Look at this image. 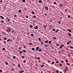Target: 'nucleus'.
Instances as JSON below:
<instances>
[{"label": "nucleus", "instance_id": "obj_2", "mask_svg": "<svg viewBox=\"0 0 73 73\" xmlns=\"http://www.w3.org/2000/svg\"><path fill=\"white\" fill-rule=\"evenodd\" d=\"M44 8H45V9L46 10L48 11V7H47V6H45Z\"/></svg>", "mask_w": 73, "mask_h": 73}, {"label": "nucleus", "instance_id": "obj_43", "mask_svg": "<svg viewBox=\"0 0 73 73\" xmlns=\"http://www.w3.org/2000/svg\"><path fill=\"white\" fill-rule=\"evenodd\" d=\"M4 40H7V37H5L4 38Z\"/></svg>", "mask_w": 73, "mask_h": 73}, {"label": "nucleus", "instance_id": "obj_45", "mask_svg": "<svg viewBox=\"0 0 73 73\" xmlns=\"http://www.w3.org/2000/svg\"><path fill=\"white\" fill-rule=\"evenodd\" d=\"M58 24H61V22H60V21H58Z\"/></svg>", "mask_w": 73, "mask_h": 73}, {"label": "nucleus", "instance_id": "obj_55", "mask_svg": "<svg viewBox=\"0 0 73 73\" xmlns=\"http://www.w3.org/2000/svg\"><path fill=\"white\" fill-rule=\"evenodd\" d=\"M3 42H4V44H5V43H6V42H5V41H3Z\"/></svg>", "mask_w": 73, "mask_h": 73}, {"label": "nucleus", "instance_id": "obj_32", "mask_svg": "<svg viewBox=\"0 0 73 73\" xmlns=\"http://www.w3.org/2000/svg\"><path fill=\"white\" fill-rule=\"evenodd\" d=\"M2 72H3V71L2 70V69H1L0 70V72L1 73H2Z\"/></svg>", "mask_w": 73, "mask_h": 73}, {"label": "nucleus", "instance_id": "obj_53", "mask_svg": "<svg viewBox=\"0 0 73 73\" xmlns=\"http://www.w3.org/2000/svg\"><path fill=\"white\" fill-rule=\"evenodd\" d=\"M34 58H35V59H37V57H36V56H35V57Z\"/></svg>", "mask_w": 73, "mask_h": 73}, {"label": "nucleus", "instance_id": "obj_40", "mask_svg": "<svg viewBox=\"0 0 73 73\" xmlns=\"http://www.w3.org/2000/svg\"><path fill=\"white\" fill-rule=\"evenodd\" d=\"M60 45V44H56V46H58Z\"/></svg>", "mask_w": 73, "mask_h": 73}, {"label": "nucleus", "instance_id": "obj_38", "mask_svg": "<svg viewBox=\"0 0 73 73\" xmlns=\"http://www.w3.org/2000/svg\"><path fill=\"white\" fill-rule=\"evenodd\" d=\"M13 58H14V59H15L16 58V57H15V56H13Z\"/></svg>", "mask_w": 73, "mask_h": 73}, {"label": "nucleus", "instance_id": "obj_10", "mask_svg": "<svg viewBox=\"0 0 73 73\" xmlns=\"http://www.w3.org/2000/svg\"><path fill=\"white\" fill-rule=\"evenodd\" d=\"M12 41V40H11V39H8V40H7V42H9V41Z\"/></svg>", "mask_w": 73, "mask_h": 73}, {"label": "nucleus", "instance_id": "obj_9", "mask_svg": "<svg viewBox=\"0 0 73 73\" xmlns=\"http://www.w3.org/2000/svg\"><path fill=\"white\" fill-rule=\"evenodd\" d=\"M61 45H62V46H60V49L62 48V47H63V46H63V45H62V44H61Z\"/></svg>", "mask_w": 73, "mask_h": 73}, {"label": "nucleus", "instance_id": "obj_29", "mask_svg": "<svg viewBox=\"0 0 73 73\" xmlns=\"http://www.w3.org/2000/svg\"><path fill=\"white\" fill-rule=\"evenodd\" d=\"M53 39H54V40H56V38L54 37L53 38Z\"/></svg>", "mask_w": 73, "mask_h": 73}, {"label": "nucleus", "instance_id": "obj_54", "mask_svg": "<svg viewBox=\"0 0 73 73\" xmlns=\"http://www.w3.org/2000/svg\"><path fill=\"white\" fill-rule=\"evenodd\" d=\"M26 18H28L29 17H28V16H26Z\"/></svg>", "mask_w": 73, "mask_h": 73}, {"label": "nucleus", "instance_id": "obj_15", "mask_svg": "<svg viewBox=\"0 0 73 73\" xmlns=\"http://www.w3.org/2000/svg\"><path fill=\"white\" fill-rule=\"evenodd\" d=\"M23 52H24V53H26V50H23Z\"/></svg>", "mask_w": 73, "mask_h": 73}, {"label": "nucleus", "instance_id": "obj_42", "mask_svg": "<svg viewBox=\"0 0 73 73\" xmlns=\"http://www.w3.org/2000/svg\"><path fill=\"white\" fill-rule=\"evenodd\" d=\"M54 4H56V2H53Z\"/></svg>", "mask_w": 73, "mask_h": 73}, {"label": "nucleus", "instance_id": "obj_63", "mask_svg": "<svg viewBox=\"0 0 73 73\" xmlns=\"http://www.w3.org/2000/svg\"><path fill=\"white\" fill-rule=\"evenodd\" d=\"M61 52H62L63 53V52H64V50H62L61 51Z\"/></svg>", "mask_w": 73, "mask_h": 73}, {"label": "nucleus", "instance_id": "obj_31", "mask_svg": "<svg viewBox=\"0 0 73 73\" xmlns=\"http://www.w3.org/2000/svg\"><path fill=\"white\" fill-rule=\"evenodd\" d=\"M30 28H33V26L31 25L30 26Z\"/></svg>", "mask_w": 73, "mask_h": 73}, {"label": "nucleus", "instance_id": "obj_51", "mask_svg": "<svg viewBox=\"0 0 73 73\" xmlns=\"http://www.w3.org/2000/svg\"><path fill=\"white\" fill-rule=\"evenodd\" d=\"M40 43H42V45H43V42H40Z\"/></svg>", "mask_w": 73, "mask_h": 73}, {"label": "nucleus", "instance_id": "obj_52", "mask_svg": "<svg viewBox=\"0 0 73 73\" xmlns=\"http://www.w3.org/2000/svg\"><path fill=\"white\" fill-rule=\"evenodd\" d=\"M52 31H56V30H55V29H53V30H52Z\"/></svg>", "mask_w": 73, "mask_h": 73}, {"label": "nucleus", "instance_id": "obj_57", "mask_svg": "<svg viewBox=\"0 0 73 73\" xmlns=\"http://www.w3.org/2000/svg\"><path fill=\"white\" fill-rule=\"evenodd\" d=\"M56 64H58V61H56Z\"/></svg>", "mask_w": 73, "mask_h": 73}, {"label": "nucleus", "instance_id": "obj_14", "mask_svg": "<svg viewBox=\"0 0 73 73\" xmlns=\"http://www.w3.org/2000/svg\"><path fill=\"white\" fill-rule=\"evenodd\" d=\"M51 42H52V41H49V42H48V44H51Z\"/></svg>", "mask_w": 73, "mask_h": 73}, {"label": "nucleus", "instance_id": "obj_33", "mask_svg": "<svg viewBox=\"0 0 73 73\" xmlns=\"http://www.w3.org/2000/svg\"><path fill=\"white\" fill-rule=\"evenodd\" d=\"M23 62H24V63H25L26 62V60H24Z\"/></svg>", "mask_w": 73, "mask_h": 73}, {"label": "nucleus", "instance_id": "obj_5", "mask_svg": "<svg viewBox=\"0 0 73 73\" xmlns=\"http://www.w3.org/2000/svg\"><path fill=\"white\" fill-rule=\"evenodd\" d=\"M34 28L35 29H38V27H37V26H36L34 27Z\"/></svg>", "mask_w": 73, "mask_h": 73}, {"label": "nucleus", "instance_id": "obj_6", "mask_svg": "<svg viewBox=\"0 0 73 73\" xmlns=\"http://www.w3.org/2000/svg\"><path fill=\"white\" fill-rule=\"evenodd\" d=\"M0 17H1V19H2L3 20H4V17L1 16L0 15Z\"/></svg>", "mask_w": 73, "mask_h": 73}, {"label": "nucleus", "instance_id": "obj_21", "mask_svg": "<svg viewBox=\"0 0 73 73\" xmlns=\"http://www.w3.org/2000/svg\"><path fill=\"white\" fill-rule=\"evenodd\" d=\"M37 60H40V57H38L37 58Z\"/></svg>", "mask_w": 73, "mask_h": 73}, {"label": "nucleus", "instance_id": "obj_37", "mask_svg": "<svg viewBox=\"0 0 73 73\" xmlns=\"http://www.w3.org/2000/svg\"><path fill=\"white\" fill-rule=\"evenodd\" d=\"M2 49H3V50H5V48H3Z\"/></svg>", "mask_w": 73, "mask_h": 73}, {"label": "nucleus", "instance_id": "obj_48", "mask_svg": "<svg viewBox=\"0 0 73 73\" xmlns=\"http://www.w3.org/2000/svg\"><path fill=\"white\" fill-rule=\"evenodd\" d=\"M62 64H61V63H60V65H59V66H62Z\"/></svg>", "mask_w": 73, "mask_h": 73}, {"label": "nucleus", "instance_id": "obj_22", "mask_svg": "<svg viewBox=\"0 0 73 73\" xmlns=\"http://www.w3.org/2000/svg\"><path fill=\"white\" fill-rule=\"evenodd\" d=\"M32 13L33 14V15L35 13V12H34L33 11H32Z\"/></svg>", "mask_w": 73, "mask_h": 73}, {"label": "nucleus", "instance_id": "obj_12", "mask_svg": "<svg viewBox=\"0 0 73 73\" xmlns=\"http://www.w3.org/2000/svg\"><path fill=\"white\" fill-rule=\"evenodd\" d=\"M38 2L39 3H42V1L41 0H40L38 1Z\"/></svg>", "mask_w": 73, "mask_h": 73}, {"label": "nucleus", "instance_id": "obj_25", "mask_svg": "<svg viewBox=\"0 0 73 73\" xmlns=\"http://www.w3.org/2000/svg\"><path fill=\"white\" fill-rule=\"evenodd\" d=\"M22 57V58H25L24 56H22V57Z\"/></svg>", "mask_w": 73, "mask_h": 73}, {"label": "nucleus", "instance_id": "obj_58", "mask_svg": "<svg viewBox=\"0 0 73 73\" xmlns=\"http://www.w3.org/2000/svg\"><path fill=\"white\" fill-rule=\"evenodd\" d=\"M59 31V29H57V30H56V31L57 32H58V31Z\"/></svg>", "mask_w": 73, "mask_h": 73}, {"label": "nucleus", "instance_id": "obj_7", "mask_svg": "<svg viewBox=\"0 0 73 73\" xmlns=\"http://www.w3.org/2000/svg\"><path fill=\"white\" fill-rule=\"evenodd\" d=\"M67 31H69V32H72V30H70V29H67Z\"/></svg>", "mask_w": 73, "mask_h": 73}, {"label": "nucleus", "instance_id": "obj_27", "mask_svg": "<svg viewBox=\"0 0 73 73\" xmlns=\"http://www.w3.org/2000/svg\"><path fill=\"white\" fill-rule=\"evenodd\" d=\"M32 43H29V44L30 45H32Z\"/></svg>", "mask_w": 73, "mask_h": 73}, {"label": "nucleus", "instance_id": "obj_49", "mask_svg": "<svg viewBox=\"0 0 73 73\" xmlns=\"http://www.w3.org/2000/svg\"><path fill=\"white\" fill-rule=\"evenodd\" d=\"M68 18H70V15H68Z\"/></svg>", "mask_w": 73, "mask_h": 73}, {"label": "nucleus", "instance_id": "obj_24", "mask_svg": "<svg viewBox=\"0 0 73 73\" xmlns=\"http://www.w3.org/2000/svg\"><path fill=\"white\" fill-rule=\"evenodd\" d=\"M68 36H70V37H71V34L70 33H69L68 34Z\"/></svg>", "mask_w": 73, "mask_h": 73}, {"label": "nucleus", "instance_id": "obj_46", "mask_svg": "<svg viewBox=\"0 0 73 73\" xmlns=\"http://www.w3.org/2000/svg\"><path fill=\"white\" fill-rule=\"evenodd\" d=\"M4 21H1V23H4Z\"/></svg>", "mask_w": 73, "mask_h": 73}, {"label": "nucleus", "instance_id": "obj_13", "mask_svg": "<svg viewBox=\"0 0 73 73\" xmlns=\"http://www.w3.org/2000/svg\"><path fill=\"white\" fill-rule=\"evenodd\" d=\"M38 39L39 41H41V38H38Z\"/></svg>", "mask_w": 73, "mask_h": 73}, {"label": "nucleus", "instance_id": "obj_47", "mask_svg": "<svg viewBox=\"0 0 73 73\" xmlns=\"http://www.w3.org/2000/svg\"><path fill=\"white\" fill-rule=\"evenodd\" d=\"M38 52H41V50L40 49H39L38 50Z\"/></svg>", "mask_w": 73, "mask_h": 73}, {"label": "nucleus", "instance_id": "obj_34", "mask_svg": "<svg viewBox=\"0 0 73 73\" xmlns=\"http://www.w3.org/2000/svg\"><path fill=\"white\" fill-rule=\"evenodd\" d=\"M18 66L19 68H20V64H18Z\"/></svg>", "mask_w": 73, "mask_h": 73}, {"label": "nucleus", "instance_id": "obj_16", "mask_svg": "<svg viewBox=\"0 0 73 73\" xmlns=\"http://www.w3.org/2000/svg\"><path fill=\"white\" fill-rule=\"evenodd\" d=\"M5 63L6 64V65H7L8 64V63L6 62H5Z\"/></svg>", "mask_w": 73, "mask_h": 73}, {"label": "nucleus", "instance_id": "obj_17", "mask_svg": "<svg viewBox=\"0 0 73 73\" xmlns=\"http://www.w3.org/2000/svg\"><path fill=\"white\" fill-rule=\"evenodd\" d=\"M44 42H46V43H48V40H47L46 41H45Z\"/></svg>", "mask_w": 73, "mask_h": 73}, {"label": "nucleus", "instance_id": "obj_60", "mask_svg": "<svg viewBox=\"0 0 73 73\" xmlns=\"http://www.w3.org/2000/svg\"><path fill=\"white\" fill-rule=\"evenodd\" d=\"M14 17H16L17 16V15H14Z\"/></svg>", "mask_w": 73, "mask_h": 73}, {"label": "nucleus", "instance_id": "obj_26", "mask_svg": "<svg viewBox=\"0 0 73 73\" xmlns=\"http://www.w3.org/2000/svg\"><path fill=\"white\" fill-rule=\"evenodd\" d=\"M66 70L67 71L68 70V67H66Z\"/></svg>", "mask_w": 73, "mask_h": 73}, {"label": "nucleus", "instance_id": "obj_44", "mask_svg": "<svg viewBox=\"0 0 73 73\" xmlns=\"http://www.w3.org/2000/svg\"><path fill=\"white\" fill-rule=\"evenodd\" d=\"M66 64L67 65H70V64H69V63H66Z\"/></svg>", "mask_w": 73, "mask_h": 73}, {"label": "nucleus", "instance_id": "obj_36", "mask_svg": "<svg viewBox=\"0 0 73 73\" xmlns=\"http://www.w3.org/2000/svg\"><path fill=\"white\" fill-rule=\"evenodd\" d=\"M35 48H32V50H35Z\"/></svg>", "mask_w": 73, "mask_h": 73}, {"label": "nucleus", "instance_id": "obj_19", "mask_svg": "<svg viewBox=\"0 0 73 73\" xmlns=\"http://www.w3.org/2000/svg\"><path fill=\"white\" fill-rule=\"evenodd\" d=\"M18 12H19V13H21V10H19L18 11Z\"/></svg>", "mask_w": 73, "mask_h": 73}, {"label": "nucleus", "instance_id": "obj_3", "mask_svg": "<svg viewBox=\"0 0 73 73\" xmlns=\"http://www.w3.org/2000/svg\"><path fill=\"white\" fill-rule=\"evenodd\" d=\"M21 71H19V73H24V70H21Z\"/></svg>", "mask_w": 73, "mask_h": 73}, {"label": "nucleus", "instance_id": "obj_56", "mask_svg": "<svg viewBox=\"0 0 73 73\" xmlns=\"http://www.w3.org/2000/svg\"><path fill=\"white\" fill-rule=\"evenodd\" d=\"M63 7V5L62 4V5H61V7Z\"/></svg>", "mask_w": 73, "mask_h": 73}, {"label": "nucleus", "instance_id": "obj_50", "mask_svg": "<svg viewBox=\"0 0 73 73\" xmlns=\"http://www.w3.org/2000/svg\"><path fill=\"white\" fill-rule=\"evenodd\" d=\"M66 52L67 53H68V54H69V53H70V52H69L68 51H67Z\"/></svg>", "mask_w": 73, "mask_h": 73}, {"label": "nucleus", "instance_id": "obj_62", "mask_svg": "<svg viewBox=\"0 0 73 73\" xmlns=\"http://www.w3.org/2000/svg\"><path fill=\"white\" fill-rule=\"evenodd\" d=\"M7 21H10V20H9V19H8Z\"/></svg>", "mask_w": 73, "mask_h": 73}, {"label": "nucleus", "instance_id": "obj_20", "mask_svg": "<svg viewBox=\"0 0 73 73\" xmlns=\"http://www.w3.org/2000/svg\"><path fill=\"white\" fill-rule=\"evenodd\" d=\"M22 2L23 3H25V0H23Z\"/></svg>", "mask_w": 73, "mask_h": 73}, {"label": "nucleus", "instance_id": "obj_41", "mask_svg": "<svg viewBox=\"0 0 73 73\" xmlns=\"http://www.w3.org/2000/svg\"><path fill=\"white\" fill-rule=\"evenodd\" d=\"M56 72L57 73H58V72H59V71L58 70L56 71Z\"/></svg>", "mask_w": 73, "mask_h": 73}, {"label": "nucleus", "instance_id": "obj_30", "mask_svg": "<svg viewBox=\"0 0 73 73\" xmlns=\"http://www.w3.org/2000/svg\"><path fill=\"white\" fill-rule=\"evenodd\" d=\"M66 62H68V60L66 59Z\"/></svg>", "mask_w": 73, "mask_h": 73}, {"label": "nucleus", "instance_id": "obj_18", "mask_svg": "<svg viewBox=\"0 0 73 73\" xmlns=\"http://www.w3.org/2000/svg\"><path fill=\"white\" fill-rule=\"evenodd\" d=\"M70 47L71 49H73V47L72 46H70Z\"/></svg>", "mask_w": 73, "mask_h": 73}, {"label": "nucleus", "instance_id": "obj_8", "mask_svg": "<svg viewBox=\"0 0 73 73\" xmlns=\"http://www.w3.org/2000/svg\"><path fill=\"white\" fill-rule=\"evenodd\" d=\"M45 66V65H41V68H43V67H44Z\"/></svg>", "mask_w": 73, "mask_h": 73}, {"label": "nucleus", "instance_id": "obj_61", "mask_svg": "<svg viewBox=\"0 0 73 73\" xmlns=\"http://www.w3.org/2000/svg\"><path fill=\"white\" fill-rule=\"evenodd\" d=\"M45 47H47V45L46 44H45Z\"/></svg>", "mask_w": 73, "mask_h": 73}, {"label": "nucleus", "instance_id": "obj_1", "mask_svg": "<svg viewBox=\"0 0 73 73\" xmlns=\"http://www.w3.org/2000/svg\"><path fill=\"white\" fill-rule=\"evenodd\" d=\"M7 32H8V33H9L11 31V29L10 28H8L6 31Z\"/></svg>", "mask_w": 73, "mask_h": 73}, {"label": "nucleus", "instance_id": "obj_64", "mask_svg": "<svg viewBox=\"0 0 73 73\" xmlns=\"http://www.w3.org/2000/svg\"><path fill=\"white\" fill-rule=\"evenodd\" d=\"M45 16H46V15H47V14L45 13Z\"/></svg>", "mask_w": 73, "mask_h": 73}, {"label": "nucleus", "instance_id": "obj_35", "mask_svg": "<svg viewBox=\"0 0 73 73\" xmlns=\"http://www.w3.org/2000/svg\"><path fill=\"white\" fill-rule=\"evenodd\" d=\"M33 17L34 18H36V15H34L33 16Z\"/></svg>", "mask_w": 73, "mask_h": 73}, {"label": "nucleus", "instance_id": "obj_11", "mask_svg": "<svg viewBox=\"0 0 73 73\" xmlns=\"http://www.w3.org/2000/svg\"><path fill=\"white\" fill-rule=\"evenodd\" d=\"M70 42H71V40H70L69 42H68L67 43V44H68V45L70 43Z\"/></svg>", "mask_w": 73, "mask_h": 73}, {"label": "nucleus", "instance_id": "obj_4", "mask_svg": "<svg viewBox=\"0 0 73 73\" xmlns=\"http://www.w3.org/2000/svg\"><path fill=\"white\" fill-rule=\"evenodd\" d=\"M39 49H40V47H39L38 46L36 47V51H37V50H38Z\"/></svg>", "mask_w": 73, "mask_h": 73}, {"label": "nucleus", "instance_id": "obj_23", "mask_svg": "<svg viewBox=\"0 0 73 73\" xmlns=\"http://www.w3.org/2000/svg\"><path fill=\"white\" fill-rule=\"evenodd\" d=\"M52 65H53V64H54V62H52L51 63Z\"/></svg>", "mask_w": 73, "mask_h": 73}, {"label": "nucleus", "instance_id": "obj_39", "mask_svg": "<svg viewBox=\"0 0 73 73\" xmlns=\"http://www.w3.org/2000/svg\"><path fill=\"white\" fill-rule=\"evenodd\" d=\"M33 35H34L33 34H32L31 35V37H33Z\"/></svg>", "mask_w": 73, "mask_h": 73}, {"label": "nucleus", "instance_id": "obj_59", "mask_svg": "<svg viewBox=\"0 0 73 73\" xmlns=\"http://www.w3.org/2000/svg\"><path fill=\"white\" fill-rule=\"evenodd\" d=\"M61 62H62V63H63V62H64V61L61 60Z\"/></svg>", "mask_w": 73, "mask_h": 73}, {"label": "nucleus", "instance_id": "obj_28", "mask_svg": "<svg viewBox=\"0 0 73 73\" xmlns=\"http://www.w3.org/2000/svg\"><path fill=\"white\" fill-rule=\"evenodd\" d=\"M44 29H45L46 28V26H45V25H44Z\"/></svg>", "mask_w": 73, "mask_h": 73}]
</instances>
